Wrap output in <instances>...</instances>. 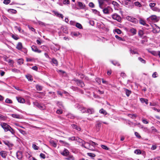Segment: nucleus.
Here are the masks:
<instances>
[{"label": "nucleus", "mask_w": 160, "mask_h": 160, "mask_svg": "<svg viewBox=\"0 0 160 160\" xmlns=\"http://www.w3.org/2000/svg\"><path fill=\"white\" fill-rule=\"evenodd\" d=\"M26 78L28 79V80L30 81H32V76L30 75H26Z\"/></svg>", "instance_id": "obj_42"}, {"label": "nucleus", "mask_w": 160, "mask_h": 160, "mask_svg": "<svg viewBox=\"0 0 160 160\" xmlns=\"http://www.w3.org/2000/svg\"><path fill=\"white\" fill-rule=\"evenodd\" d=\"M94 112V110L92 108H89L86 110L85 113H88L89 114H92Z\"/></svg>", "instance_id": "obj_15"}, {"label": "nucleus", "mask_w": 160, "mask_h": 160, "mask_svg": "<svg viewBox=\"0 0 160 160\" xmlns=\"http://www.w3.org/2000/svg\"><path fill=\"white\" fill-rule=\"evenodd\" d=\"M112 18L115 20H116L118 22H120L121 20V17L116 13H115L112 15Z\"/></svg>", "instance_id": "obj_4"}, {"label": "nucleus", "mask_w": 160, "mask_h": 160, "mask_svg": "<svg viewBox=\"0 0 160 160\" xmlns=\"http://www.w3.org/2000/svg\"><path fill=\"white\" fill-rule=\"evenodd\" d=\"M152 10L154 11L157 12H159L160 11V9L156 7H154V8H152L151 9Z\"/></svg>", "instance_id": "obj_34"}, {"label": "nucleus", "mask_w": 160, "mask_h": 160, "mask_svg": "<svg viewBox=\"0 0 160 160\" xmlns=\"http://www.w3.org/2000/svg\"><path fill=\"white\" fill-rule=\"evenodd\" d=\"M135 136L138 138H141V136L138 132H135Z\"/></svg>", "instance_id": "obj_62"}, {"label": "nucleus", "mask_w": 160, "mask_h": 160, "mask_svg": "<svg viewBox=\"0 0 160 160\" xmlns=\"http://www.w3.org/2000/svg\"><path fill=\"white\" fill-rule=\"evenodd\" d=\"M49 142L50 144L54 148L57 147V143L53 140L50 139L49 141Z\"/></svg>", "instance_id": "obj_17"}, {"label": "nucleus", "mask_w": 160, "mask_h": 160, "mask_svg": "<svg viewBox=\"0 0 160 160\" xmlns=\"http://www.w3.org/2000/svg\"><path fill=\"white\" fill-rule=\"evenodd\" d=\"M128 20L135 24L138 23V21L137 19L133 17L128 16L127 17Z\"/></svg>", "instance_id": "obj_6"}, {"label": "nucleus", "mask_w": 160, "mask_h": 160, "mask_svg": "<svg viewBox=\"0 0 160 160\" xmlns=\"http://www.w3.org/2000/svg\"><path fill=\"white\" fill-rule=\"evenodd\" d=\"M6 119V117L0 114V119L2 120H4Z\"/></svg>", "instance_id": "obj_59"}, {"label": "nucleus", "mask_w": 160, "mask_h": 160, "mask_svg": "<svg viewBox=\"0 0 160 160\" xmlns=\"http://www.w3.org/2000/svg\"><path fill=\"white\" fill-rule=\"evenodd\" d=\"M152 31L154 33H158L160 32V28L158 26H156L155 28H153Z\"/></svg>", "instance_id": "obj_16"}, {"label": "nucleus", "mask_w": 160, "mask_h": 160, "mask_svg": "<svg viewBox=\"0 0 160 160\" xmlns=\"http://www.w3.org/2000/svg\"><path fill=\"white\" fill-rule=\"evenodd\" d=\"M125 92L126 94V95L128 96V97L129 96L130 94L131 93V92L130 90H129L128 89H126L125 90Z\"/></svg>", "instance_id": "obj_30"}, {"label": "nucleus", "mask_w": 160, "mask_h": 160, "mask_svg": "<svg viewBox=\"0 0 160 160\" xmlns=\"http://www.w3.org/2000/svg\"><path fill=\"white\" fill-rule=\"evenodd\" d=\"M12 71L14 72L18 73L20 72V71L16 68H13L12 69Z\"/></svg>", "instance_id": "obj_49"}, {"label": "nucleus", "mask_w": 160, "mask_h": 160, "mask_svg": "<svg viewBox=\"0 0 160 160\" xmlns=\"http://www.w3.org/2000/svg\"><path fill=\"white\" fill-rule=\"evenodd\" d=\"M32 147L33 149L35 150H38L39 149V147L34 144H32Z\"/></svg>", "instance_id": "obj_43"}, {"label": "nucleus", "mask_w": 160, "mask_h": 160, "mask_svg": "<svg viewBox=\"0 0 160 160\" xmlns=\"http://www.w3.org/2000/svg\"><path fill=\"white\" fill-rule=\"evenodd\" d=\"M16 156L18 159L21 160L22 157V152L20 151H18L16 153Z\"/></svg>", "instance_id": "obj_12"}, {"label": "nucleus", "mask_w": 160, "mask_h": 160, "mask_svg": "<svg viewBox=\"0 0 160 160\" xmlns=\"http://www.w3.org/2000/svg\"><path fill=\"white\" fill-rule=\"evenodd\" d=\"M34 105L39 108L41 110H44L46 109V107L45 106L41 103H39L37 102H34Z\"/></svg>", "instance_id": "obj_2"}, {"label": "nucleus", "mask_w": 160, "mask_h": 160, "mask_svg": "<svg viewBox=\"0 0 160 160\" xmlns=\"http://www.w3.org/2000/svg\"><path fill=\"white\" fill-rule=\"evenodd\" d=\"M134 153L137 154H140L141 153V151L139 149H136L134 151Z\"/></svg>", "instance_id": "obj_48"}, {"label": "nucleus", "mask_w": 160, "mask_h": 160, "mask_svg": "<svg viewBox=\"0 0 160 160\" xmlns=\"http://www.w3.org/2000/svg\"><path fill=\"white\" fill-rule=\"evenodd\" d=\"M12 38L15 40H17L19 39V38L17 35H14L13 34L12 35Z\"/></svg>", "instance_id": "obj_60"}, {"label": "nucleus", "mask_w": 160, "mask_h": 160, "mask_svg": "<svg viewBox=\"0 0 160 160\" xmlns=\"http://www.w3.org/2000/svg\"><path fill=\"white\" fill-rule=\"evenodd\" d=\"M16 48L18 49L19 50H21L22 48V43L21 42H19L18 43Z\"/></svg>", "instance_id": "obj_19"}, {"label": "nucleus", "mask_w": 160, "mask_h": 160, "mask_svg": "<svg viewBox=\"0 0 160 160\" xmlns=\"http://www.w3.org/2000/svg\"><path fill=\"white\" fill-rule=\"evenodd\" d=\"M52 62L55 64L56 65H57L58 64V62L57 60L55 59H52Z\"/></svg>", "instance_id": "obj_57"}, {"label": "nucleus", "mask_w": 160, "mask_h": 160, "mask_svg": "<svg viewBox=\"0 0 160 160\" xmlns=\"http://www.w3.org/2000/svg\"><path fill=\"white\" fill-rule=\"evenodd\" d=\"M78 5L81 9H84L85 7V5L81 2H78Z\"/></svg>", "instance_id": "obj_23"}, {"label": "nucleus", "mask_w": 160, "mask_h": 160, "mask_svg": "<svg viewBox=\"0 0 160 160\" xmlns=\"http://www.w3.org/2000/svg\"><path fill=\"white\" fill-rule=\"evenodd\" d=\"M158 76V74L157 72H154L152 75V77L153 78H157Z\"/></svg>", "instance_id": "obj_61"}, {"label": "nucleus", "mask_w": 160, "mask_h": 160, "mask_svg": "<svg viewBox=\"0 0 160 160\" xmlns=\"http://www.w3.org/2000/svg\"><path fill=\"white\" fill-rule=\"evenodd\" d=\"M63 3L64 4H68L70 3L69 0H64L63 1Z\"/></svg>", "instance_id": "obj_50"}, {"label": "nucleus", "mask_w": 160, "mask_h": 160, "mask_svg": "<svg viewBox=\"0 0 160 160\" xmlns=\"http://www.w3.org/2000/svg\"><path fill=\"white\" fill-rule=\"evenodd\" d=\"M11 116L13 118L19 119L20 118V116L19 114H11Z\"/></svg>", "instance_id": "obj_27"}, {"label": "nucleus", "mask_w": 160, "mask_h": 160, "mask_svg": "<svg viewBox=\"0 0 160 160\" xmlns=\"http://www.w3.org/2000/svg\"><path fill=\"white\" fill-rule=\"evenodd\" d=\"M69 152L68 150L66 149H65L64 150L61 152V154L63 156H67L69 155Z\"/></svg>", "instance_id": "obj_9"}, {"label": "nucleus", "mask_w": 160, "mask_h": 160, "mask_svg": "<svg viewBox=\"0 0 160 160\" xmlns=\"http://www.w3.org/2000/svg\"><path fill=\"white\" fill-rule=\"evenodd\" d=\"M151 53L155 56H157L158 55V52H157L154 51H152L150 52Z\"/></svg>", "instance_id": "obj_35"}, {"label": "nucleus", "mask_w": 160, "mask_h": 160, "mask_svg": "<svg viewBox=\"0 0 160 160\" xmlns=\"http://www.w3.org/2000/svg\"><path fill=\"white\" fill-rule=\"evenodd\" d=\"M74 81L78 86L82 88L83 87L85 86L83 82L81 80L78 79H74Z\"/></svg>", "instance_id": "obj_5"}, {"label": "nucleus", "mask_w": 160, "mask_h": 160, "mask_svg": "<svg viewBox=\"0 0 160 160\" xmlns=\"http://www.w3.org/2000/svg\"><path fill=\"white\" fill-rule=\"evenodd\" d=\"M67 117L68 118H69L71 119H73L74 118V116L71 113H69L67 115Z\"/></svg>", "instance_id": "obj_39"}, {"label": "nucleus", "mask_w": 160, "mask_h": 160, "mask_svg": "<svg viewBox=\"0 0 160 160\" xmlns=\"http://www.w3.org/2000/svg\"><path fill=\"white\" fill-rule=\"evenodd\" d=\"M128 116L132 119H135L137 117V115L136 114H128Z\"/></svg>", "instance_id": "obj_29"}, {"label": "nucleus", "mask_w": 160, "mask_h": 160, "mask_svg": "<svg viewBox=\"0 0 160 160\" xmlns=\"http://www.w3.org/2000/svg\"><path fill=\"white\" fill-rule=\"evenodd\" d=\"M140 100L142 103H145L146 104H148V101L147 99L142 98L140 99Z\"/></svg>", "instance_id": "obj_22"}, {"label": "nucleus", "mask_w": 160, "mask_h": 160, "mask_svg": "<svg viewBox=\"0 0 160 160\" xmlns=\"http://www.w3.org/2000/svg\"><path fill=\"white\" fill-rule=\"evenodd\" d=\"M16 98L19 102L23 103L25 102V99L21 97H17Z\"/></svg>", "instance_id": "obj_11"}, {"label": "nucleus", "mask_w": 160, "mask_h": 160, "mask_svg": "<svg viewBox=\"0 0 160 160\" xmlns=\"http://www.w3.org/2000/svg\"><path fill=\"white\" fill-rule=\"evenodd\" d=\"M3 142L6 145H7L9 147H11L12 146V144L8 141H3Z\"/></svg>", "instance_id": "obj_24"}, {"label": "nucleus", "mask_w": 160, "mask_h": 160, "mask_svg": "<svg viewBox=\"0 0 160 160\" xmlns=\"http://www.w3.org/2000/svg\"><path fill=\"white\" fill-rule=\"evenodd\" d=\"M8 131L10 132H11V133L13 135H14L15 134V131L11 127L9 128V129H8Z\"/></svg>", "instance_id": "obj_28"}, {"label": "nucleus", "mask_w": 160, "mask_h": 160, "mask_svg": "<svg viewBox=\"0 0 160 160\" xmlns=\"http://www.w3.org/2000/svg\"><path fill=\"white\" fill-rule=\"evenodd\" d=\"M11 2L10 0H4L3 1V3L5 4H8L9 3Z\"/></svg>", "instance_id": "obj_54"}, {"label": "nucleus", "mask_w": 160, "mask_h": 160, "mask_svg": "<svg viewBox=\"0 0 160 160\" xmlns=\"http://www.w3.org/2000/svg\"><path fill=\"white\" fill-rule=\"evenodd\" d=\"M77 107L78 109L82 113H85L86 112V108L80 105H78L77 106Z\"/></svg>", "instance_id": "obj_7"}, {"label": "nucleus", "mask_w": 160, "mask_h": 160, "mask_svg": "<svg viewBox=\"0 0 160 160\" xmlns=\"http://www.w3.org/2000/svg\"><path fill=\"white\" fill-rule=\"evenodd\" d=\"M7 155V153L5 151H2L0 152V155L3 158H6Z\"/></svg>", "instance_id": "obj_14"}, {"label": "nucleus", "mask_w": 160, "mask_h": 160, "mask_svg": "<svg viewBox=\"0 0 160 160\" xmlns=\"http://www.w3.org/2000/svg\"><path fill=\"white\" fill-rule=\"evenodd\" d=\"M1 127L3 129L5 132H8V130L9 129L10 127V126L8 125L6 123L3 122L0 124Z\"/></svg>", "instance_id": "obj_3"}, {"label": "nucleus", "mask_w": 160, "mask_h": 160, "mask_svg": "<svg viewBox=\"0 0 160 160\" xmlns=\"http://www.w3.org/2000/svg\"><path fill=\"white\" fill-rule=\"evenodd\" d=\"M37 89L39 91H41L42 89V87L41 86L39 85H37L36 86Z\"/></svg>", "instance_id": "obj_46"}, {"label": "nucleus", "mask_w": 160, "mask_h": 160, "mask_svg": "<svg viewBox=\"0 0 160 160\" xmlns=\"http://www.w3.org/2000/svg\"><path fill=\"white\" fill-rule=\"evenodd\" d=\"M75 26L77 28L79 29H82V28L81 24L79 23H77Z\"/></svg>", "instance_id": "obj_40"}, {"label": "nucleus", "mask_w": 160, "mask_h": 160, "mask_svg": "<svg viewBox=\"0 0 160 160\" xmlns=\"http://www.w3.org/2000/svg\"><path fill=\"white\" fill-rule=\"evenodd\" d=\"M53 13L57 17H58L59 18H63V15L62 14L60 13L57 12L53 11Z\"/></svg>", "instance_id": "obj_13"}, {"label": "nucleus", "mask_w": 160, "mask_h": 160, "mask_svg": "<svg viewBox=\"0 0 160 160\" xmlns=\"http://www.w3.org/2000/svg\"><path fill=\"white\" fill-rule=\"evenodd\" d=\"M115 38L119 41H124L125 40L124 38H123L121 37H119L117 35L115 36Z\"/></svg>", "instance_id": "obj_38"}, {"label": "nucleus", "mask_w": 160, "mask_h": 160, "mask_svg": "<svg viewBox=\"0 0 160 160\" xmlns=\"http://www.w3.org/2000/svg\"><path fill=\"white\" fill-rule=\"evenodd\" d=\"M90 143H91V146L92 147H93L95 145H98V144L97 143H96L95 142H94L92 141H90Z\"/></svg>", "instance_id": "obj_55"}, {"label": "nucleus", "mask_w": 160, "mask_h": 160, "mask_svg": "<svg viewBox=\"0 0 160 160\" xmlns=\"http://www.w3.org/2000/svg\"><path fill=\"white\" fill-rule=\"evenodd\" d=\"M59 142L61 144H62V145H65V146L69 145V144L68 143L65 142L64 141H62V140H60L59 141Z\"/></svg>", "instance_id": "obj_33"}, {"label": "nucleus", "mask_w": 160, "mask_h": 160, "mask_svg": "<svg viewBox=\"0 0 160 160\" xmlns=\"http://www.w3.org/2000/svg\"><path fill=\"white\" fill-rule=\"evenodd\" d=\"M5 102L6 103H12V101L11 99H10L9 98H7L6 99Z\"/></svg>", "instance_id": "obj_53"}, {"label": "nucleus", "mask_w": 160, "mask_h": 160, "mask_svg": "<svg viewBox=\"0 0 160 160\" xmlns=\"http://www.w3.org/2000/svg\"><path fill=\"white\" fill-rule=\"evenodd\" d=\"M144 34L142 30H140L138 32V35L141 37H142Z\"/></svg>", "instance_id": "obj_31"}, {"label": "nucleus", "mask_w": 160, "mask_h": 160, "mask_svg": "<svg viewBox=\"0 0 160 160\" xmlns=\"http://www.w3.org/2000/svg\"><path fill=\"white\" fill-rule=\"evenodd\" d=\"M139 23L140 24L144 25L146 26H148V25L146 23L145 21L142 19H140V20Z\"/></svg>", "instance_id": "obj_21"}, {"label": "nucleus", "mask_w": 160, "mask_h": 160, "mask_svg": "<svg viewBox=\"0 0 160 160\" xmlns=\"http://www.w3.org/2000/svg\"><path fill=\"white\" fill-rule=\"evenodd\" d=\"M101 147L104 149H105L106 150H108V148L106 146L103 145H101Z\"/></svg>", "instance_id": "obj_64"}, {"label": "nucleus", "mask_w": 160, "mask_h": 160, "mask_svg": "<svg viewBox=\"0 0 160 160\" xmlns=\"http://www.w3.org/2000/svg\"><path fill=\"white\" fill-rule=\"evenodd\" d=\"M103 13L106 14H109L113 11L112 9L110 6H108L106 7L102 8Z\"/></svg>", "instance_id": "obj_1"}, {"label": "nucleus", "mask_w": 160, "mask_h": 160, "mask_svg": "<svg viewBox=\"0 0 160 160\" xmlns=\"http://www.w3.org/2000/svg\"><path fill=\"white\" fill-rule=\"evenodd\" d=\"M156 5V3L155 2H152L151 3L149 4V6L150 7L151 9L152 8H153L155 7V6Z\"/></svg>", "instance_id": "obj_44"}, {"label": "nucleus", "mask_w": 160, "mask_h": 160, "mask_svg": "<svg viewBox=\"0 0 160 160\" xmlns=\"http://www.w3.org/2000/svg\"><path fill=\"white\" fill-rule=\"evenodd\" d=\"M98 2L100 8H103V5L104 3V1L102 0H98Z\"/></svg>", "instance_id": "obj_18"}, {"label": "nucleus", "mask_w": 160, "mask_h": 160, "mask_svg": "<svg viewBox=\"0 0 160 160\" xmlns=\"http://www.w3.org/2000/svg\"><path fill=\"white\" fill-rule=\"evenodd\" d=\"M80 140L81 141V143H82V144L81 145V146L82 147H83L84 148V147L85 146H85H86V144H85V143L86 142H84V141L82 140V139H80Z\"/></svg>", "instance_id": "obj_58"}, {"label": "nucleus", "mask_w": 160, "mask_h": 160, "mask_svg": "<svg viewBox=\"0 0 160 160\" xmlns=\"http://www.w3.org/2000/svg\"><path fill=\"white\" fill-rule=\"evenodd\" d=\"M112 4H113L114 7H118L119 6V4L116 1H111V2Z\"/></svg>", "instance_id": "obj_36"}, {"label": "nucleus", "mask_w": 160, "mask_h": 160, "mask_svg": "<svg viewBox=\"0 0 160 160\" xmlns=\"http://www.w3.org/2000/svg\"><path fill=\"white\" fill-rule=\"evenodd\" d=\"M31 48L32 50L35 52H37L39 53L41 52V50L38 49L37 47L36 46L33 45L32 46Z\"/></svg>", "instance_id": "obj_10"}, {"label": "nucleus", "mask_w": 160, "mask_h": 160, "mask_svg": "<svg viewBox=\"0 0 160 160\" xmlns=\"http://www.w3.org/2000/svg\"><path fill=\"white\" fill-rule=\"evenodd\" d=\"M150 18L151 20L154 21H156L157 20V17L155 15H152Z\"/></svg>", "instance_id": "obj_41"}, {"label": "nucleus", "mask_w": 160, "mask_h": 160, "mask_svg": "<svg viewBox=\"0 0 160 160\" xmlns=\"http://www.w3.org/2000/svg\"><path fill=\"white\" fill-rule=\"evenodd\" d=\"M92 11L93 13L96 14H98L100 13L96 9H92Z\"/></svg>", "instance_id": "obj_63"}, {"label": "nucleus", "mask_w": 160, "mask_h": 160, "mask_svg": "<svg viewBox=\"0 0 160 160\" xmlns=\"http://www.w3.org/2000/svg\"><path fill=\"white\" fill-rule=\"evenodd\" d=\"M99 112L100 113L104 115H106L107 114V113L106 111L104 110L103 108H102L101 109H100Z\"/></svg>", "instance_id": "obj_26"}, {"label": "nucleus", "mask_w": 160, "mask_h": 160, "mask_svg": "<svg viewBox=\"0 0 160 160\" xmlns=\"http://www.w3.org/2000/svg\"><path fill=\"white\" fill-rule=\"evenodd\" d=\"M134 5L135 6L138 7H141L142 6L141 4L138 1H137L134 3Z\"/></svg>", "instance_id": "obj_37"}, {"label": "nucleus", "mask_w": 160, "mask_h": 160, "mask_svg": "<svg viewBox=\"0 0 160 160\" xmlns=\"http://www.w3.org/2000/svg\"><path fill=\"white\" fill-rule=\"evenodd\" d=\"M130 32L132 33L133 35H135L137 33V30L136 29L132 28H131L129 30Z\"/></svg>", "instance_id": "obj_25"}, {"label": "nucleus", "mask_w": 160, "mask_h": 160, "mask_svg": "<svg viewBox=\"0 0 160 160\" xmlns=\"http://www.w3.org/2000/svg\"><path fill=\"white\" fill-rule=\"evenodd\" d=\"M87 154L88 156L92 157H94L96 156L95 154L91 153H88Z\"/></svg>", "instance_id": "obj_56"}, {"label": "nucleus", "mask_w": 160, "mask_h": 160, "mask_svg": "<svg viewBox=\"0 0 160 160\" xmlns=\"http://www.w3.org/2000/svg\"><path fill=\"white\" fill-rule=\"evenodd\" d=\"M85 144H86V146H85V147H84V148L91 150H93L91 146V143H90V141H89V142H86Z\"/></svg>", "instance_id": "obj_8"}, {"label": "nucleus", "mask_w": 160, "mask_h": 160, "mask_svg": "<svg viewBox=\"0 0 160 160\" xmlns=\"http://www.w3.org/2000/svg\"><path fill=\"white\" fill-rule=\"evenodd\" d=\"M73 157L72 155H69L68 157L67 158H65V159L68 160H70L73 159Z\"/></svg>", "instance_id": "obj_47"}, {"label": "nucleus", "mask_w": 160, "mask_h": 160, "mask_svg": "<svg viewBox=\"0 0 160 160\" xmlns=\"http://www.w3.org/2000/svg\"><path fill=\"white\" fill-rule=\"evenodd\" d=\"M138 60L140 61L141 62L143 63H146V61L145 60L143 59L141 57H139L138 58Z\"/></svg>", "instance_id": "obj_45"}, {"label": "nucleus", "mask_w": 160, "mask_h": 160, "mask_svg": "<svg viewBox=\"0 0 160 160\" xmlns=\"http://www.w3.org/2000/svg\"><path fill=\"white\" fill-rule=\"evenodd\" d=\"M97 122V123L96 125V127L97 129L99 130L101 127V122L98 121Z\"/></svg>", "instance_id": "obj_20"}, {"label": "nucleus", "mask_w": 160, "mask_h": 160, "mask_svg": "<svg viewBox=\"0 0 160 160\" xmlns=\"http://www.w3.org/2000/svg\"><path fill=\"white\" fill-rule=\"evenodd\" d=\"M130 53H132V54H138V53L137 52L135 51L132 49H130Z\"/></svg>", "instance_id": "obj_52"}, {"label": "nucleus", "mask_w": 160, "mask_h": 160, "mask_svg": "<svg viewBox=\"0 0 160 160\" xmlns=\"http://www.w3.org/2000/svg\"><path fill=\"white\" fill-rule=\"evenodd\" d=\"M142 129H143V131H145L148 133H150L149 130L148 129L147 127H143V128H142Z\"/></svg>", "instance_id": "obj_51"}, {"label": "nucleus", "mask_w": 160, "mask_h": 160, "mask_svg": "<svg viewBox=\"0 0 160 160\" xmlns=\"http://www.w3.org/2000/svg\"><path fill=\"white\" fill-rule=\"evenodd\" d=\"M18 129L19 131V132L22 134L24 135H26L27 134V133L25 131L21 129L18 128Z\"/></svg>", "instance_id": "obj_32"}]
</instances>
